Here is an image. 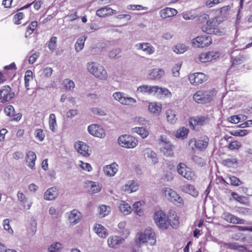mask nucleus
I'll return each mask as SVG.
<instances>
[{
    "label": "nucleus",
    "instance_id": "nucleus-1",
    "mask_svg": "<svg viewBox=\"0 0 252 252\" xmlns=\"http://www.w3.org/2000/svg\"><path fill=\"white\" fill-rule=\"evenodd\" d=\"M87 71L95 77L102 80H106L108 77L107 73L103 66L94 62L87 63Z\"/></svg>",
    "mask_w": 252,
    "mask_h": 252
},
{
    "label": "nucleus",
    "instance_id": "nucleus-2",
    "mask_svg": "<svg viewBox=\"0 0 252 252\" xmlns=\"http://www.w3.org/2000/svg\"><path fill=\"white\" fill-rule=\"evenodd\" d=\"M136 241L137 244L139 245L147 242L150 245H155L156 238L154 230L152 228H147L143 232L137 233Z\"/></svg>",
    "mask_w": 252,
    "mask_h": 252
},
{
    "label": "nucleus",
    "instance_id": "nucleus-3",
    "mask_svg": "<svg viewBox=\"0 0 252 252\" xmlns=\"http://www.w3.org/2000/svg\"><path fill=\"white\" fill-rule=\"evenodd\" d=\"M118 144L122 147L133 149L138 144V140L135 137L128 134L120 136L117 140Z\"/></svg>",
    "mask_w": 252,
    "mask_h": 252
},
{
    "label": "nucleus",
    "instance_id": "nucleus-4",
    "mask_svg": "<svg viewBox=\"0 0 252 252\" xmlns=\"http://www.w3.org/2000/svg\"><path fill=\"white\" fill-rule=\"evenodd\" d=\"M154 220L157 226L162 230H166L168 228V218L165 213L161 210L155 212Z\"/></svg>",
    "mask_w": 252,
    "mask_h": 252
},
{
    "label": "nucleus",
    "instance_id": "nucleus-5",
    "mask_svg": "<svg viewBox=\"0 0 252 252\" xmlns=\"http://www.w3.org/2000/svg\"><path fill=\"white\" fill-rule=\"evenodd\" d=\"M112 96L115 100L124 105L132 106L137 102L135 98L129 96L127 94L123 92H115Z\"/></svg>",
    "mask_w": 252,
    "mask_h": 252
},
{
    "label": "nucleus",
    "instance_id": "nucleus-6",
    "mask_svg": "<svg viewBox=\"0 0 252 252\" xmlns=\"http://www.w3.org/2000/svg\"><path fill=\"white\" fill-rule=\"evenodd\" d=\"M177 170L179 174L188 180H194L196 178L195 172L185 163H179L177 166Z\"/></svg>",
    "mask_w": 252,
    "mask_h": 252
},
{
    "label": "nucleus",
    "instance_id": "nucleus-7",
    "mask_svg": "<svg viewBox=\"0 0 252 252\" xmlns=\"http://www.w3.org/2000/svg\"><path fill=\"white\" fill-rule=\"evenodd\" d=\"M162 191L168 200L178 206H181L183 205V199L175 191L169 188H165L162 189Z\"/></svg>",
    "mask_w": 252,
    "mask_h": 252
},
{
    "label": "nucleus",
    "instance_id": "nucleus-8",
    "mask_svg": "<svg viewBox=\"0 0 252 252\" xmlns=\"http://www.w3.org/2000/svg\"><path fill=\"white\" fill-rule=\"evenodd\" d=\"M213 93L212 91H197L193 95L194 100L198 103H206L209 102L213 98Z\"/></svg>",
    "mask_w": 252,
    "mask_h": 252
},
{
    "label": "nucleus",
    "instance_id": "nucleus-9",
    "mask_svg": "<svg viewBox=\"0 0 252 252\" xmlns=\"http://www.w3.org/2000/svg\"><path fill=\"white\" fill-rule=\"evenodd\" d=\"M212 39L211 35H204L198 36L192 40V43L196 47H204L212 43Z\"/></svg>",
    "mask_w": 252,
    "mask_h": 252
},
{
    "label": "nucleus",
    "instance_id": "nucleus-10",
    "mask_svg": "<svg viewBox=\"0 0 252 252\" xmlns=\"http://www.w3.org/2000/svg\"><path fill=\"white\" fill-rule=\"evenodd\" d=\"M88 131L90 134L95 137L102 138L105 136L104 129L101 126L96 124L90 125L88 127Z\"/></svg>",
    "mask_w": 252,
    "mask_h": 252
},
{
    "label": "nucleus",
    "instance_id": "nucleus-11",
    "mask_svg": "<svg viewBox=\"0 0 252 252\" xmlns=\"http://www.w3.org/2000/svg\"><path fill=\"white\" fill-rule=\"evenodd\" d=\"M208 142V137L207 136H204L197 139H191L189 141V144L193 143L196 148L200 151H203L207 147Z\"/></svg>",
    "mask_w": 252,
    "mask_h": 252
},
{
    "label": "nucleus",
    "instance_id": "nucleus-12",
    "mask_svg": "<svg viewBox=\"0 0 252 252\" xmlns=\"http://www.w3.org/2000/svg\"><path fill=\"white\" fill-rule=\"evenodd\" d=\"M9 86H5L0 91V99L4 103L11 100L14 96V93L11 91Z\"/></svg>",
    "mask_w": 252,
    "mask_h": 252
},
{
    "label": "nucleus",
    "instance_id": "nucleus-13",
    "mask_svg": "<svg viewBox=\"0 0 252 252\" xmlns=\"http://www.w3.org/2000/svg\"><path fill=\"white\" fill-rule=\"evenodd\" d=\"M189 80L192 85H198L206 80V75L201 72L194 73L189 75Z\"/></svg>",
    "mask_w": 252,
    "mask_h": 252
},
{
    "label": "nucleus",
    "instance_id": "nucleus-14",
    "mask_svg": "<svg viewBox=\"0 0 252 252\" xmlns=\"http://www.w3.org/2000/svg\"><path fill=\"white\" fill-rule=\"evenodd\" d=\"M74 147L77 152L84 157H89L91 154L89 147L82 141H78L74 144Z\"/></svg>",
    "mask_w": 252,
    "mask_h": 252
},
{
    "label": "nucleus",
    "instance_id": "nucleus-15",
    "mask_svg": "<svg viewBox=\"0 0 252 252\" xmlns=\"http://www.w3.org/2000/svg\"><path fill=\"white\" fill-rule=\"evenodd\" d=\"M142 153L144 158L150 160L152 163L155 164L158 162L157 154L151 148H146Z\"/></svg>",
    "mask_w": 252,
    "mask_h": 252
},
{
    "label": "nucleus",
    "instance_id": "nucleus-16",
    "mask_svg": "<svg viewBox=\"0 0 252 252\" xmlns=\"http://www.w3.org/2000/svg\"><path fill=\"white\" fill-rule=\"evenodd\" d=\"M209 119L208 117L200 116L193 117L190 119L189 124L194 127V126H202L209 123Z\"/></svg>",
    "mask_w": 252,
    "mask_h": 252
},
{
    "label": "nucleus",
    "instance_id": "nucleus-17",
    "mask_svg": "<svg viewBox=\"0 0 252 252\" xmlns=\"http://www.w3.org/2000/svg\"><path fill=\"white\" fill-rule=\"evenodd\" d=\"M135 47L137 50H141L149 55L154 54L155 52V47L148 42L138 43L135 45Z\"/></svg>",
    "mask_w": 252,
    "mask_h": 252
},
{
    "label": "nucleus",
    "instance_id": "nucleus-18",
    "mask_svg": "<svg viewBox=\"0 0 252 252\" xmlns=\"http://www.w3.org/2000/svg\"><path fill=\"white\" fill-rule=\"evenodd\" d=\"M154 87L155 86L143 84L137 88L136 92L137 94L154 95Z\"/></svg>",
    "mask_w": 252,
    "mask_h": 252
},
{
    "label": "nucleus",
    "instance_id": "nucleus-19",
    "mask_svg": "<svg viewBox=\"0 0 252 252\" xmlns=\"http://www.w3.org/2000/svg\"><path fill=\"white\" fill-rule=\"evenodd\" d=\"M4 111L7 116L12 118V121L18 122L21 119V114L17 113L15 114V109L13 106L11 105L5 107Z\"/></svg>",
    "mask_w": 252,
    "mask_h": 252
},
{
    "label": "nucleus",
    "instance_id": "nucleus-20",
    "mask_svg": "<svg viewBox=\"0 0 252 252\" xmlns=\"http://www.w3.org/2000/svg\"><path fill=\"white\" fill-rule=\"evenodd\" d=\"M36 159V155L34 152L29 151L26 153V162L27 166L32 170H34L35 162Z\"/></svg>",
    "mask_w": 252,
    "mask_h": 252
},
{
    "label": "nucleus",
    "instance_id": "nucleus-21",
    "mask_svg": "<svg viewBox=\"0 0 252 252\" xmlns=\"http://www.w3.org/2000/svg\"><path fill=\"white\" fill-rule=\"evenodd\" d=\"M124 239L117 236L110 237L107 240L108 246L113 248H119L124 243Z\"/></svg>",
    "mask_w": 252,
    "mask_h": 252
},
{
    "label": "nucleus",
    "instance_id": "nucleus-22",
    "mask_svg": "<svg viewBox=\"0 0 252 252\" xmlns=\"http://www.w3.org/2000/svg\"><path fill=\"white\" fill-rule=\"evenodd\" d=\"M162 141L164 142V144L160 149V152L166 157H173V146L166 140L164 141L161 137Z\"/></svg>",
    "mask_w": 252,
    "mask_h": 252
},
{
    "label": "nucleus",
    "instance_id": "nucleus-23",
    "mask_svg": "<svg viewBox=\"0 0 252 252\" xmlns=\"http://www.w3.org/2000/svg\"><path fill=\"white\" fill-rule=\"evenodd\" d=\"M139 189V185L134 180L128 181L123 187V190L129 193L135 192Z\"/></svg>",
    "mask_w": 252,
    "mask_h": 252
},
{
    "label": "nucleus",
    "instance_id": "nucleus-24",
    "mask_svg": "<svg viewBox=\"0 0 252 252\" xmlns=\"http://www.w3.org/2000/svg\"><path fill=\"white\" fill-rule=\"evenodd\" d=\"M148 109L149 111L155 116H158L161 111L162 105L157 102H150Z\"/></svg>",
    "mask_w": 252,
    "mask_h": 252
},
{
    "label": "nucleus",
    "instance_id": "nucleus-25",
    "mask_svg": "<svg viewBox=\"0 0 252 252\" xmlns=\"http://www.w3.org/2000/svg\"><path fill=\"white\" fill-rule=\"evenodd\" d=\"M17 195L18 200L23 204L24 208L27 210H29L32 204V201L29 200L26 195L20 191H18Z\"/></svg>",
    "mask_w": 252,
    "mask_h": 252
},
{
    "label": "nucleus",
    "instance_id": "nucleus-26",
    "mask_svg": "<svg viewBox=\"0 0 252 252\" xmlns=\"http://www.w3.org/2000/svg\"><path fill=\"white\" fill-rule=\"evenodd\" d=\"M81 217V213L77 210L74 209L70 212L68 220L71 224L74 225L79 222Z\"/></svg>",
    "mask_w": 252,
    "mask_h": 252
},
{
    "label": "nucleus",
    "instance_id": "nucleus-27",
    "mask_svg": "<svg viewBox=\"0 0 252 252\" xmlns=\"http://www.w3.org/2000/svg\"><path fill=\"white\" fill-rule=\"evenodd\" d=\"M154 91V95H157L160 97H171L172 96L171 93L170 91L165 88L159 87L158 86H155Z\"/></svg>",
    "mask_w": 252,
    "mask_h": 252
},
{
    "label": "nucleus",
    "instance_id": "nucleus-28",
    "mask_svg": "<svg viewBox=\"0 0 252 252\" xmlns=\"http://www.w3.org/2000/svg\"><path fill=\"white\" fill-rule=\"evenodd\" d=\"M177 14V10L170 7H166L159 11L160 17L163 19L173 17Z\"/></svg>",
    "mask_w": 252,
    "mask_h": 252
},
{
    "label": "nucleus",
    "instance_id": "nucleus-29",
    "mask_svg": "<svg viewBox=\"0 0 252 252\" xmlns=\"http://www.w3.org/2000/svg\"><path fill=\"white\" fill-rule=\"evenodd\" d=\"M58 190L56 187L48 189L44 193V198L46 200H52L58 196Z\"/></svg>",
    "mask_w": 252,
    "mask_h": 252
},
{
    "label": "nucleus",
    "instance_id": "nucleus-30",
    "mask_svg": "<svg viewBox=\"0 0 252 252\" xmlns=\"http://www.w3.org/2000/svg\"><path fill=\"white\" fill-rule=\"evenodd\" d=\"M180 189L183 192L189 193L194 197L197 196L198 194V191L195 189V187L191 185H185L182 186Z\"/></svg>",
    "mask_w": 252,
    "mask_h": 252
},
{
    "label": "nucleus",
    "instance_id": "nucleus-31",
    "mask_svg": "<svg viewBox=\"0 0 252 252\" xmlns=\"http://www.w3.org/2000/svg\"><path fill=\"white\" fill-rule=\"evenodd\" d=\"M117 171L118 165L115 162L107 165L104 168V173L107 176H114Z\"/></svg>",
    "mask_w": 252,
    "mask_h": 252
},
{
    "label": "nucleus",
    "instance_id": "nucleus-32",
    "mask_svg": "<svg viewBox=\"0 0 252 252\" xmlns=\"http://www.w3.org/2000/svg\"><path fill=\"white\" fill-rule=\"evenodd\" d=\"M115 10L112 9L108 6H104L99 9L96 12V15L100 17H103L108 15H112Z\"/></svg>",
    "mask_w": 252,
    "mask_h": 252
},
{
    "label": "nucleus",
    "instance_id": "nucleus-33",
    "mask_svg": "<svg viewBox=\"0 0 252 252\" xmlns=\"http://www.w3.org/2000/svg\"><path fill=\"white\" fill-rule=\"evenodd\" d=\"M211 24V22L207 21L206 23V25L202 27V30L203 32L207 33L209 34H218L220 33V31L217 28H212L211 25H210Z\"/></svg>",
    "mask_w": 252,
    "mask_h": 252
},
{
    "label": "nucleus",
    "instance_id": "nucleus-34",
    "mask_svg": "<svg viewBox=\"0 0 252 252\" xmlns=\"http://www.w3.org/2000/svg\"><path fill=\"white\" fill-rule=\"evenodd\" d=\"M119 209L124 215L129 214L132 210L130 205L125 201H121L120 202Z\"/></svg>",
    "mask_w": 252,
    "mask_h": 252
},
{
    "label": "nucleus",
    "instance_id": "nucleus-35",
    "mask_svg": "<svg viewBox=\"0 0 252 252\" xmlns=\"http://www.w3.org/2000/svg\"><path fill=\"white\" fill-rule=\"evenodd\" d=\"M49 126L50 129L53 132H56L57 131L58 125L55 114L52 113L49 115Z\"/></svg>",
    "mask_w": 252,
    "mask_h": 252
},
{
    "label": "nucleus",
    "instance_id": "nucleus-36",
    "mask_svg": "<svg viewBox=\"0 0 252 252\" xmlns=\"http://www.w3.org/2000/svg\"><path fill=\"white\" fill-rule=\"evenodd\" d=\"M94 230L98 236L101 238H105L108 233L106 228L100 224H96L94 227Z\"/></svg>",
    "mask_w": 252,
    "mask_h": 252
},
{
    "label": "nucleus",
    "instance_id": "nucleus-37",
    "mask_svg": "<svg viewBox=\"0 0 252 252\" xmlns=\"http://www.w3.org/2000/svg\"><path fill=\"white\" fill-rule=\"evenodd\" d=\"M237 52H238V51H235L232 53L231 59L232 60V65L241 64L244 61L245 58L243 55L239 54L238 56H234L235 55H236Z\"/></svg>",
    "mask_w": 252,
    "mask_h": 252
},
{
    "label": "nucleus",
    "instance_id": "nucleus-38",
    "mask_svg": "<svg viewBox=\"0 0 252 252\" xmlns=\"http://www.w3.org/2000/svg\"><path fill=\"white\" fill-rule=\"evenodd\" d=\"M164 74V71L161 69H153L149 74L151 80L158 79Z\"/></svg>",
    "mask_w": 252,
    "mask_h": 252
},
{
    "label": "nucleus",
    "instance_id": "nucleus-39",
    "mask_svg": "<svg viewBox=\"0 0 252 252\" xmlns=\"http://www.w3.org/2000/svg\"><path fill=\"white\" fill-rule=\"evenodd\" d=\"M88 186L90 187V191L92 193L99 192L102 188L99 183L94 181H90L88 183Z\"/></svg>",
    "mask_w": 252,
    "mask_h": 252
},
{
    "label": "nucleus",
    "instance_id": "nucleus-40",
    "mask_svg": "<svg viewBox=\"0 0 252 252\" xmlns=\"http://www.w3.org/2000/svg\"><path fill=\"white\" fill-rule=\"evenodd\" d=\"M131 130L133 132L137 133L142 138H146L149 134L148 131L143 127H135L132 128Z\"/></svg>",
    "mask_w": 252,
    "mask_h": 252
},
{
    "label": "nucleus",
    "instance_id": "nucleus-41",
    "mask_svg": "<svg viewBox=\"0 0 252 252\" xmlns=\"http://www.w3.org/2000/svg\"><path fill=\"white\" fill-rule=\"evenodd\" d=\"M166 118L168 122L171 124H174L177 121L175 112L172 109H168L166 112Z\"/></svg>",
    "mask_w": 252,
    "mask_h": 252
},
{
    "label": "nucleus",
    "instance_id": "nucleus-42",
    "mask_svg": "<svg viewBox=\"0 0 252 252\" xmlns=\"http://www.w3.org/2000/svg\"><path fill=\"white\" fill-rule=\"evenodd\" d=\"M86 39L85 36H82L77 39L75 45V50L77 52H79L83 49Z\"/></svg>",
    "mask_w": 252,
    "mask_h": 252
},
{
    "label": "nucleus",
    "instance_id": "nucleus-43",
    "mask_svg": "<svg viewBox=\"0 0 252 252\" xmlns=\"http://www.w3.org/2000/svg\"><path fill=\"white\" fill-rule=\"evenodd\" d=\"M188 47L184 44L179 43L173 47V50L176 54H183L186 52Z\"/></svg>",
    "mask_w": 252,
    "mask_h": 252
},
{
    "label": "nucleus",
    "instance_id": "nucleus-44",
    "mask_svg": "<svg viewBox=\"0 0 252 252\" xmlns=\"http://www.w3.org/2000/svg\"><path fill=\"white\" fill-rule=\"evenodd\" d=\"M111 211L110 208L106 205H102L99 208V214L100 217L103 218L108 215Z\"/></svg>",
    "mask_w": 252,
    "mask_h": 252
},
{
    "label": "nucleus",
    "instance_id": "nucleus-45",
    "mask_svg": "<svg viewBox=\"0 0 252 252\" xmlns=\"http://www.w3.org/2000/svg\"><path fill=\"white\" fill-rule=\"evenodd\" d=\"M222 164L228 167H231L238 164V160L236 158H230L222 160Z\"/></svg>",
    "mask_w": 252,
    "mask_h": 252
},
{
    "label": "nucleus",
    "instance_id": "nucleus-46",
    "mask_svg": "<svg viewBox=\"0 0 252 252\" xmlns=\"http://www.w3.org/2000/svg\"><path fill=\"white\" fill-rule=\"evenodd\" d=\"M25 86L27 90H29V82L32 80V72L30 70L26 71L25 75Z\"/></svg>",
    "mask_w": 252,
    "mask_h": 252
},
{
    "label": "nucleus",
    "instance_id": "nucleus-47",
    "mask_svg": "<svg viewBox=\"0 0 252 252\" xmlns=\"http://www.w3.org/2000/svg\"><path fill=\"white\" fill-rule=\"evenodd\" d=\"M230 9V7L229 5L223 6L218 10V14L220 16L223 20L227 17L228 11Z\"/></svg>",
    "mask_w": 252,
    "mask_h": 252
},
{
    "label": "nucleus",
    "instance_id": "nucleus-48",
    "mask_svg": "<svg viewBox=\"0 0 252 252\" xmlns=\"http://www.w3.org/2000/svg\"><path fill=\"white\" fill-rule=\"evenodd\" d=\"M231 195L234 199L242 204H246L248 202V199L246 197L239 195L236 192H232Z\"/></svg>",
    "mask_w": 252,
    "mask_h": 252
},
{
    "label": "nucleus",
    "instance_id": "nucleus-49",
    "mask_svg": "<svg viewBox=\"0 0 252 252\" xmlns=\"http://www.w3.org/2000/svg\"><path fill=\"white\" fill-rule=\"evenodd\" d=\"M126 224V223L125 221H121L118 224V227L120 229V233L125 237H127L129 234V232L125 228Z\"/></svg>",
    "mask_w": 252,
    "mask_h": 252
},
{
    "label": "nucleus",
    "instance_id": "nucleus-50",
    "mask_svg": "<svg viewBox=\"0 0 252 252\" xmlns=\"http://www.w3.org/2000/svg\"><path fill=\"white\" fill-rule=\"evenodd\" d=\"M188 129L185 127H182L177 131L176 136L177 138H184L188 135Z\"/></svg>",
    "mask_w": 252,
    "mask_h": 252
},
{
    "label": "nucleus",
    "instance_id": "nucleus-51",
    "mask_svg": "<svg viewBox=\"0 0 252 252\" xmlns=\"http://www.w3.org/2000/svg\"><path fill=\"white\" fill-rule=\"evenodd\" d=\"M193 162L200 166H203L206 164V161L203 158L197 156H194L192 158Z\"/></svg>",
    "mask_w": 252,
    "mask_h": 252
},
{
    "label": "nucleus",
    "instance_id": "nucleus-52",
    "mask_svg": "<svg viewBox=\"0 0 252 252\" xmlns=\"http://www.w3.org/2000/svg\"><path fill=\"white\" fill-rule=\"evenodd\" d=\"M57 38L56 36L52 37L48 44V48L52 51H54L57 47Z\"/></svg>",
    "mask_w": 252,
    "mask_h": 252
},
{
    "label": "nucleus",
    "instance_id": "nucleus-53",
    "mask_svg": "<svg viewBox=\"0 0 252 252\" xmlns=\"http://www.w3.org/2000/svg\"><path fill=\"white\" fill-rule=\"evenodd\" d=\"M37 26V22L36 21L32 22L28 27L26 32V36L30 35L31 34Z\"/></svg>",
    "mask_w": 252,
    "mask_h": 252
},
{
    "label": "nucleus",
    "instance_id": "nucleus-54",
    "mask_svg": "<svg viewBox=\"0 0 252 252\" xmlns=\"http://www.w3.org/2000/svg\"><path fill=\"white\" fill-rule=\"evenodd\" d=\"M64 87L67 91H71L75 87V84L74 82L69 79H66L63 81Z\"/></svg>",
    "mask_w": 252,
    "mask_h": 252
},
{
    "label": "nucleus",
    "instance_id": "nucleus-55",
    "mask_svg": "<svg viewBox=\"0 0 252 252\" xmlns=\"http://www.w3.org/2000/svg\"><path fill=\"white\" fill-rule=\"evenodd\" d=\"M141 205V202L140 201L135 202L133 204V207L134 209V211L137 215L141 216L143 214V211L140 208V206Z\"/></svg>",
    "mask_w": 252,
    "mask_h": 252
},
{
    "label": "nucleus",
    "instance_id": "nucleus-56",
    "mask_svg": "<svg viewBox=\"0 0 252 252\" xmlns=\"http://www.w3.org/2000/svg\"><path fill=\"white\" fill-rule=\"evenodd\" d=\"M229 179L231 185L233 186H239L243 184L242 181L234 176H230L229 177Z\"/></svg>",
    "mask_w": 252,
    "mask_h": 252
},
{
    "label": "nucleus",
    "instance_id": "nucleus-57",
    "mask_svg": "<svg viewBox=\"0 0 252 252\" xmlns=\"http://www.w3.org/2000/svg\"><path fill=\"white\" fill-rule=\"evenodd\" d=\"M222 1V0H206L205 4L208 8L213 7Z\"/></svg>",
    "mask_w": 252,
    "mask_h": 252
},
{
    "label": "nucleus",
    "instance_id": "nucleus-58",
    "mask_svg": "<svg viewBox=\"0 0 252 252\" xmlns=\"http://www.w3.org/2000/svg\"><path fill=\"white\" fill-rule=\"evenodd\" d=\"M9 219H4L3 221V226L4 230L7 231L9 233L12 234L13 233V231L9 224Z\"/></svg>",
    "mask_w": 252,
    "mask_h": 252
},
{
    "label": "nucleus",
    "instance_id": "nucleus-59",
    "mask_svg": "<svg viewBox=\"0 0 252 252\" xmlns=\"http://www.w3.org/2000/svg\"><path fill=\"white\" fill-rule=\"evenodd\" d=\"M92 113L94 114L100 116H104L106 115V112L101 108L98 107H94L92 108Z\"/></svg>",
    "mask_w": 252,
    "mask_h": 252
},
{
    "label": "nucleus",
    "instance_id": "nucleus-60",
    "mask_svg": "<svg viewBox=\"0 0 252 252\" xmlns=\"http://www.w3.org/2000/svg\"><path fill=\"white\" fill-rule=\"evenodd\" d=\"M61 247L62 244L60 243L56 242L50 246L48 252H58Z\"/></svg>",
    "mask_w": 252,
    "mask_h": 252
},
{
    "label": "nucleus",
    "instance_id": "nucleus-61",
    "mask_svg": "<svg viewBox=\"0 0 252 252\" xmlns=\"http://www.w3.org/2000/svg\"><path fill=\"white\" fill-rule=\"evenodd\" d=\"M198 59L202 63H206L211 61L208 52L202 53L200 54L198 56Z\"/></svg>",
    "mask_w": 252,
    "mask_h": 252
},
{
    "label": "nucleus",
    "instance_id": "nucleus-62",
    "mask_svg": "<svg viewBox=\"0 0 252 252\" xmlns=\"http://www.w3.org/2000/svg\"><path fill=\"white\" fill-rule=\"evenodd\" d=\"M35 134L36 138L40 141H42L45 138V134L43 130L41 129H36L35 131Z\"/></svg>",
    "mask_w": 252,
    "mask_h": 252
},
{
    "label": "nucleus",
    "instance_id": "nucleus-63",
    "mask_svg": "<svg viewBox=\"0 0 252 252\" xmlns=\"http://www.w3.org/2000/svg\"><path fill=\"white\" fill-rule=\"evenodd\" d=\"M168 223L169 226L170 225L173 228H176L179 224L178 218L176 216L174 217L173 220L171 219H168Z\"/></svg>",
    "mask_w": 252,
    "mask_h": 252
},
{
    "label": "nucleus",
    "instance_id": "nucleus-64",
    "mask_svg": "<svg viewBox=\"0 0 252 252\" xmlns=\"http://www.w3.org/2000/svg\"><path fill=\"white\" fill-rule=\"evenodd\" d=\"M121 52V50L120 48H115L110 51L109 52L108 56L111 59H116L117 58V56L119 55Z\"/></svg>",
    "mask_w": 252,
    "mask_h": 252
}]
</instances>
